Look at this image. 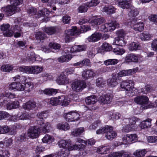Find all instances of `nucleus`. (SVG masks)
Listing matches in <instances>:
<instances>
[{
	"label": "nucleus",
	"instance_id": "54",
	"mask_svg": "<svg viewBox=\"0 0 157 157\" xmlns=\"http://www.w3.org/2000/svg\"><path fill=\"white\" fill-rule=\"evenodd\" d=\"M88 5L87 3L79 7L78 9V12L80 13L86 12L87 10Z\"/></svg>",
	"mask_w": 157,
	"mask_h": 157
},
{
	"label": "nucleus",
	"instance_id": "56",
	"mask_svg": "<svg viewBox=\"0 0 157 157\" xmlns=\"http://www.w3.org/2000/svg\"><path fill=\"white\" fill-rule=\"evenodd\" d=\"M69 142H67L65 140H61L59 141L58 144L60 147H62L63 148L67 149Z\"/></svg>",
	"mask_w": 157,
	"mask_h": 157
},
{
	"label": "nucleus",
	"instance_id": "15",
	"mask_svg": "<svg viewBox=\"0 0 157 157\" xmlns=\"http://www.w3.org/2000/svg\"><path fill=\"white\" fill-rule=\"evenodd\" d=\"M113 98V96L111 94H107L100 96L99 100L101 103L104 104H109L112 101Z\"/></svg>",
	"mask_w": 157,
	"mask_h": 157
},
{
	"label": "nucleus",
	"instance_id": "5",
	"mask_svg": "<svg viewBox=\"0 0 157 157\" xmlns=\"http://www.w3.org/2000/svg\"><path fill=\"white\" fill-rule=\"evenodd\" d=\"M119 24L116 22L112 21L111 22L105 24L101 26L100 29L104 32L108 31H112L114 30L116 28L119 27Z\"/></svg>",
	"mask_w": 157,
	"mask_h": 157
},
{
	"label": "nucleus",
	"instance_id": "20",
	"mask_svg": "<svg viewBox=\"0 0 157 157\" xmlns=\"http://www.w3.org/2000/svg\"><path fill=\"white\" fill-rule=\"evenodd\" d=\"M95 75V73L91 70H85L82 73V76L85 79L92 78Z\"/></svg>",
	"mask_w": 157,
	"mask_h": 157
},
{
	"label": "nucleus",
	"instance_id": "28",
	"mask_svg": "<svg viewBox=\"0 0 157 157\" xmlns=\"http://www.w3.org/2000/svg\"><path fill=\"white\" fill-rule=\"evenodd\" d=\"M54 139L53 137L48 134H46L42 139V141L44 143L50 144L54 141Z\"/></svg>",
	"mask_w": 157,
	"mask_h": 157
},
{
	"label": "nucleus",
	"instance_id": "3",
	"mask_svg": "<svg viewBox=\"0 0 157 157\" xmlns=\"http://www.w3.org/2000/svg\"><path fill=\"white\" fill-rule=\"evenodd\" d=\"M116 33L118 37L114 38L113 44L122 46L124 45L125 43L123 40V38L126 34L125 32L123 29H120L116 32Z\"/></svg>",
	"mask_w": 157,
	"mask_h": 157
},
{
	"label": "nucleus",
	"instance_id": "61",
	"mask_svg": "<svg viewBox=\"0 0 157 157\" xmlns=\"http://www.w3.org/2000/svg\"><path fill=\"white\" fill-rule=\"evenodd\" d=\"M49 46L51 48L55 50H59L61 47L59 44L53 42L49 43Z\"/></svg>",
	"mask_w": 157,
	"mask_h": 157
},
{
	"label": "nucleus",
	"instance_id": "64",
	"mask_svg": "<svg viewBox=\"0 0 157 157\" xmlns=\"http://www.w3.org/2000/svg\"><path fill=\"white\" fill-rule=\"evenodd\" d=\"M148 141L151 143H155L157 144V136H150L147 138Z\"/></svg>",
	"mask_w": 157,
	"mask_h": 157
},
{
	"label": "nucleus",
	"instance_id": "25",
	"mask_svg": "<svg viewBox=\"0 0 157 157\" xmlns=\"http://www.w3.org/2000/svg\"><path fill=\"white\" fill-rule=\"evenodd\" d=\"M141 48V46L138 43L132 42L129 44L128 49L130 51H134L140 50Z\"/></svg>",
	"mask_w": 157,
	"mask_h": 157
},
{
	"label": "nucleus",
	"instance_id": "4",
	"mask_svg": "<svg viewBox=\"0 0 157 157\" xmlns=\"http://www.w3.org/2000/svg\"><path fill=\"white\" fill-rule=\"evenodd\" d=\"M86 86V83L80 80L75 81L71 84L72 90L77 92L82 91Z\"/></svg>",
	"mask_w": 157,
	"mask_h": 157
},
{
	"label": "nucleus",
	"instance_id": "11",
	"mask_svg": "<svg viewBox=\"0 0 157 157\" xmlns=\"http://www.w3.org/2000/svg\"><path fill=\"white\" fill-rule=\"evenodd\" d=\"M57 81L60 85H65L69 83L70 79L64 73H62L58 76Z\"/></svg>",
	"mask_w": 157,
	"mask_h": 157
},
{
	"label": "nucleus",
	"instance_id": "59",
	"mask_svg": "<svg viewBox=\"0 0 157 157\" xmlns=\"http://www.w3.org/2000/svg\"><path fill=\"white\" fill-rule=\"evenodd\" d=\"M105 83V81L101 78H98L96 80V85L98 87H103Z\"/></svg>",
	"mask_w": 157,
	"mask_h": 157
},
{
	"label": "nucleus",
	"instance_id": "55",
	"mask_svg": "<svg viewBox=\"0 0 157 157\" xmlns=\"http://www.w3.org/2000/svg\"><path fill=\"white\" fill-rule=\"evenodd\" d=\"M10 129L7 125L0 126V134H4L8 133Z\"/></svg>",
	"mask_w": 157,
	"mask_h": 157
},
{
	"label": "nucleus",
	"instance_id": "10",
	"mask_svg": "<svg viewBox=\"0 0 157 157\" xmlns=\"http://www.w3.org/2000/svg\"><path fill=\"white\" fill-rule=\"evenodd\" d=\"M15 96L16 95L14 94L3 91L0 93V100L2 99L3 103L6 104L7 101H6L5 99L8 98H13L15 97Z\"/></svg>",
	"mask_w": 157,
	"mask_h": 157
},
{
	"label": "nucleus",
	"instance_id": "24",
	"mask_svg": "<svg viewBox=\"0 0 157 157\" xmlns=\"http://www.w3.org/2000/svg\"><path fill=\"white\" fill-rule=\"evenodd\" d=\"M85 101L87 105H93L97 101V99L95 96L91 95L86 98Z\"/></svg>",
	"mask_w": 157,
	"mask_h": 157
},
{
	"label": "nucleus",
	"instance_id": "29",
	"mask_svg": "<svg viewBox=\"0 0 157 157\" xmlns=\"http://www.w3.org/2000/svg\"><path fill=\"white\" fill-rule=\"evenodd\" d=\"M118 5L119 7L123 9H127L130 6V2L129 1L126 0H122L118 2Z\"/></svg>",
	"mask_w": 157,
	"mask_h": 157
},
{
	"label": "nucleus",
	"instance_id": "17",
	"mask_svg": "<svg viewBox=\"0 0 157 157\" xmlns=\"http://www.w3.org/2000/svg\"><path fill=\"white\" fill-rule=\"evenodd\" d=\"M134 85L133 81L130 80H126L122 81L120 84V86L121 88L124 90L128 89L131 86H134Z\"/></svg>",
	"mask_w": 157,
	"mask_h": 157
},
{
	"label": "nucleus",
	"instance_id": "52",
	"mask_svg": "<svg viewBox=\"0 0 157 157\" xmlns=\"http://www.w3.org/2000/svg\"><path fill=\"white\" fill-rule=\"evenodd\" d=\"M92 21L93 23H94V24L98 25H100L104 22L105 20L102 17H97L96 18L93 19Z\"/></svg>",
	"mask_w": 157,
	"mask_h": 157
},
{
	"label": "nucleus",
	"instance_id": "36",
	"mask_svg": "<svg viewBox=\"0 0 157 157\" xmlns=\"http://www.w3.org/2000/svg\"><path fill=\"white\" fill-rule=\"evenodd\" d=\"M116 10V8L112 6H106L103 8L104 11L106 12L108 14H110L114 13Z\"/></svg>",
	"mask_w": 157,
	"mask_h": 157
},
{
	"label": "nucleus",
	"instance_id": "37",
	"mask_svg": "<svg viewBox=\"0 0 157 157\" xmlns=\"http://www.w3.org/2000/svg\"><path fill=\"white\" fill-rule=\"evenodd\" d=\"M57 127L58 129H62L65 131L69 130L70 128L69 125L66 122H65L64 123H59L57 125Z\"/></svg>",
	"mask_w": 157,
	"mask_h": 157
},
{
	"label": "nucleus",
	"instance_id": "42",
	"mask_svg": "<svg viewBox=\"0 0 157 157\" xmlns=\"http://www.w3.org/2000/svg\"><path fill=\"white\" fill-rule=\"evenodd\" d=\"M140 37L143 41L148 40L151 38V36L150 34L146 32H144L141 33Z\"/></svg>",
	"mask_w": 157,
	"mask_h": 157
},
{
	"label": "nucleus",
	"instance_id": "40",
	"mask_svg": "<svg viewBox=\"0 0 157 157\" xmlns=\"http://www.w3.org/2000/svg\"><path fill=\"white\" fill-rule=\"evenodd\" d=\"M57 92V90L54 89H46L43 91V93L44 94L48 95L55 94Z\"/></svg>",
	"mask_w": 157,
	"mask_h": 157
},
{
	"label": "nucleus",
	"instance_id": "33",
	"mask_svg": "<svg viewBox=\"0 0 157 157\" xmlns=\"http://www.w3.org/2000/svg\"><path fill=\"white\" fill-rule=\"evenodd\" d=\"M72 58V55L69 54L61 56L58 58V61L61 63L67 62Z\"/></svg>",
	"mask_w": 157,
	"mask_h": 157
},
{
	"label": "nucleus",
	"instance_id": "23",
	"mask_svg": "<svg viewBox=\"0 0 157 157\" xmlns=\"http://www.w3.org/2000/svg\"><path fill=\"white\" fill-rule=\"evenodd\" d=\"M36 107V103L33 101H29L25 103H24L23 105V108L28 110L33 109Z\"/></svg>",
	"mask_w": 157,
	"mask_h": 157
},
{
	"label": "nucleus",
	"instance_id": "32",
	"mask_svg": "<svg viewBox=\"0 0 157 157\" xmlns=\"http://www.w3.org/2000/svg\"><path fill=\"white\" fill-rule=\"evenodd\" d=\"M50 11L47 8H44L39 11L38 13V17H47L50 14Z\"/></svg>",
	"mask_w": 157,
	"mask_h": 157
},
{
	"label": "nucleus",
	"instance_id": "49",
	"mask_svg": "<svg viewBox=\"0 0 157 157\" xmlns=\"http://www.w3.org/2000/svg\"><path fill=\"white\" fill-rule=\"evenodd\" d=\"M59 99H60V104L64 106H67L68 105L69 102L67 100L64 96L59 97Z\"/></svg>",
	"mask_w": 157,
	"mask_h": 157
},
{
	"label": "nucleus",
	"instance_id": "63",
	"mask_svg": "<svg viewBox=\"0 0 157 157\" xmlns=\"http://www.w3.org/2000/svg\"><path fill=\"white\" fill-rule=\"evenodd\" d=\"M98 0H92L89 2L87 3L88 7L95 6L97 5L99 3Z\"/></svg>",
	"mask_w": 157,
	"mask_h": 157
},
{
	"label": "nucleus",
	"instance_id": "7",
	"mask_svg": "<svg viewBox=\"0 0 157 157\" xmlns=\"http://www.w3.org/2000/svg\"><path fill=\"white\" fill-rule=\"evenodd\" d=\"M65 120L68 122L78 120L79 119V115L76 112H70L64 115Z\"/></svg>",
	"mask_w": 157,
	"mask_h": 157
},
{
	"label": "nucleus",
	"instance_id": "51",
	"mask_svg": "<svg viewBox=\"0 0 157 157\" xmlns=\"http://www.w3.org/2000/svg\"><path fill=\"white\" fill-rule=\"evenodd\" d=\"M109 126L106 125L105 126L103 127H101L99 129H98L96 131V133L97 134H103L104 133H106V132Z\"/></svg>",
	"mask_w": 157,
	"mask_h": 157
},
{
	"label": "nucleus",
	"instance_id": "46",
	"mask_svg": "<svg viewBox=\"0 0 157 157\" xmlns=\"http://www.w3.org/2000/svg\"><path fill=\"white\" fill-rule=\"evenodd\" d=\"M109 150V148L107 146L102 147L98 148L97 151L101 154H106Z\"/></svg>",
	"mask_w": 157,
	"mask_h": 157
},
{
	"label": "nucleus",
	"instance_id": "53",
	"mask_svg": "<svg viewBox=\"0 0 157 157\" xmlns=\"http://www.w3.org/2000/svg\"><path fill=\"white\" fill-rule=\"evenodd\" d=\"M118 62V60L117 59H109L105 61L104 63L106 65H114L116 64Z\"/></svg>",
	"mask_w": 157,
	"mask_h": 157
},
{
	"label": "nucleus",
	"instance_id": "12",
	"mask_svg": "<svg viewBox=\"0 0 157 157\" xmlns=\"http://www.w3.org/2000/svg\"><path fill=\"white\" fill-rule=\"evenodd\" d=\"M148 98L144 96H138L134 98L135 102L137 104L142 105L147 104L148 102Z\"/></svg>",
	"mask_w": 157,
	"mask_h": 157
},
{
	"label": "nucleus",
	"instance_id": "35",
	"mask_svg": "<svg viewBox=\"0 0 157 157\" xmlns=\"http://www.w3.org/2000/svg\"><path fill=\"white\" fill-rule=\"evenodd\" d=\"M43 30L48 35H52L55 33L56 31L55 27H50L43 28Z\"/></svg>",
	"mask_w": 157,
	"mask_h": 157
},
{
	"label": "nucleus",
	"instance_id": "18",
	"mask_svg": "<svg viewBox=\"0 0 157 157\" xmlns=\"http://www.w3.org/2000/svg\"><path fill=\"white\" fill-rule=\"evenodd\" d=\"M37 56H36L34 52L29 51L25 53V59L26 60L30 63L33 62L36 60Z\"/></svg>",
	"mask_w": 157,
	"mask_h": 157
},
{
	"label": "nucleus",
	"instance_id": "26",
	"mask_svg": "<svg viewBox=\"0 0 157 157\" xmlns=\"http://www.w3.org/2000/svg\"><path fill=\"white\" fill-rule=\"evenodd\" d=\"M151 120L149 119L142 121L140 124V128L143 129L150 128L151 125Z\"/></svg>",
	"mask_w": 157,
	"mask_h": 157
},
{
	"label": "nucleus",
	"instance_id": "22",
	"mask_svg": "<svg viewBox=\"0 0 157 157\" xmlns=\"http://www.w3.org/2000/svg\"><path fill=\"white\" fill-rule=\"evenodd\" d=\"M68 145L67 146V149L68 151H72L73 150H79L81 149H83L85 148V145L82 144H81L78 145L76 144L72 145L69 142L68 143Z\"/></svg>",
	"mask_w": 157,
	"mask_h": 157
},
{
	"label": "nucleus",
	"instance_id": "14",
	"mask_svg": "<svg viewBox=\"0 0 157 157\" xmlns=\"http://www.w3.org/2000/svg\"><path fill=\"white\" fill-rule=\"evenodd\" d=\"M113 127L109 126L108 130L107 131L105 137L108 140H112L117 136L116 132L113 130Z\"/></svg>",
	"mask_w": 157,
	"mask_h": 157
},
{
	"label": "nucleus",
	"instance_id": "16",
	"mask_svg": "<svg viewBox=\"0 0 157 157\" xmlns=\"http://www.w3.org/2000/svg\"><path fill=\"white\" fill-rule=\"evenodd\" d=\"M139 55H136L133 53L128 54L126 56L125 60L127 62H133L136 63L138 62L140 58Z\"/></svg>",
	"mask_w": 157,
	"mask_h": 157
},
{
	"label": "nucleus",
	"instance_id": "44",
	"mask_svg": "<svg viewBox=\"0 0 157 157\" xmlns=\"http://www.w3.org/2000/svg\"><path fill=\"white\" fill-rule=\"evenodd\" d=\"M146 151L144 150H137L134 153L136 157H142L146 153Z\"/></svg>",
	"mask_w": 157,
	"mask_h": 157
},
{
	"label": "nucleus",
	"instance_id": "38",
	"mask_svg": "<svg viewBox=\"0 0 157 157\" xmlns=\"http://www.w3.org/2000/svg\"><path fill=\"white\" fill-rule=\"evenodd\" d=\"M84 131L83 128L80 127L74 130L71 132L72 135L74 136H77L80 135Z\"/></svg>",
	"mask_w": 157,
	"mask_h": 157
},
{
	"label": "nucleus",
	"instance_id": "48",
	"mask_svg": "<svg viewBox=\"0 0 157 157\" xmlns=\"http://www.w3.org/2000/svg\"><path fill=\"white\" fill-rule=\"evenodd\" d=\"M50 104L53 106H56L60 104V99L57 98H52L50 99Z\"/></svg>",
	"mask_w": 157,
	"mask_h": 157
},
{
	"label": "nucleus",
	"instance_id": "50",
	"mask_svg": "<svg viewBox=\"0 0 157 157\" xmlns=\"http://www.w3.org/2000/svg\"><path fill=\"white\" fill-rule=\"evenodd\" d=\"M101 48L102 50L105 51H110L112 50V47L109 44L105 42L101 46Z\"/></svg>",
	"mask_w": 157,
	"mask_h": 157
},
{
	"label": "nucleus",
	"instance_id": "9",
	"mask_svg": "<svg viewBox=\"0 0 157 157\" xmlns=\"http://www.w3.org/2000/svg\"><path fill=\"white\" fill-rule=\"evenodd\" d=\"M8 87L10 90L23 91L24 85L19 82H13L9 85Z\"/></svg>",
	"mask_w": 157,
	"mask_h": 157
},
{
	"label": "nucleus",
	"instance_id": "45",
	"mask_svg": "<svg viewBox=\"0 0 157 157\" xmlns=\"http://www.w3.org/2000/svg\"><path fill=\"white\" fill-rule=\"evenodd\" d=\"M134 89V86H130L128 89L125 90V94L127 96H132L133 95Z\"/></svg>",
	"mask_w": 157,
	"mask_h": 157
},
{
	"label": "nucleus",
	"instance_id": "21",
	"mask_svg": "<svg viewBox=\"0 0 157 157\" xmlns=\"http://www.w3.org/2000/svg\"><path fill=\"white\" fill-rule=\"evenodd\" d=\"M102 35L99 33H95L88 37L87 40L90 42H95L100 40Z\"/></svg>",
	"mask_w": 157,
	"mask_h": 157
},
{
	"label": "nucleus",
	"instance_id": "47",
	"mask_svg": "<svg viewBox=\"0 0 157 157\" xmlns=\"http://www.w3.org/2000/svg\"><path fill=\"white\" fill-rule=\"evenodd\" d=\"M51 129L50 124L49 122H47L45 124L42 128V132L44 133L48 132Z\"/></svg>",
	"mask_w": 157,
	"mask_h": 157
},
{
	"label": "nucleus",
	"instance_id": "2",
	"mask_svg": "<svg viewBox=\"0 0 157 157\" xmlns=\"http://www.w3.org/2000/svg\"><path fill=\"white\" fill-rule=\"evenodd\" d=\"M19 71L28 74H38L43 70L42 67L39 66H23L18 68Z\"/></svg>",
	"mask_w": 157,
	"mask_h": 157
},
{
	"label": "nucleus",
	"instance_id": "34",
	"mask_svg": "<svg viewBox=\"0 0 157 157\" xmlns=\"http://www.w3.org/2000/svg\"><path fill=\"white\" fill-rule=\"evenodd\" d=\"M130 11L128 13V16L130 17H135L137 15L139 12L134 7H131L130 8Z\"/></svg>",
	"mask_w": 157,
	"mask_h": 157
},
{
	"label": "nucleus",
	"instance_id": "19",
	"mask_svg": "<svg viewBox=\"0 0 157 157\" xmlns=\"http://www.w3.org/2000/svg\"><path fill=\"white\" fill-rule=\"evenodd\" d=\"M48 113L45 112L39 113L37 114L38 119L36 120L37 123L39 125H42L44 123V118H46L48 117Z\"/></svg>",
	"mask_w": 157,
	"mask_h": 157
},
{
	"label": "nucleus",
	"instance_id": "13",
	"mask_svg": "<svg viewBox=\"0 0 157 157\" xmlns=\"http://www.w3.org/2000/svg\"><path fill=\"white\" fill-rule=\"evenodd\" d=\"M77 32V28L73 27L71 29H69L65 31L66 36L65 39L66 41H69L71 39L70 36L74 35Z\"/></svg>",
	"mask_w": 157,
	"mask_h": 157
},
{
	"label": "nucleus",
	"instance_id": "39",
	"mask_svg": "<svg viewBox=\"0 0 157 157\" xmlns=\"http://www.w3.org/2000/svg\"><path fill=\"white\" fill-rule=\"evenodd\" d=\"M45 37V35L40 32H38L35 34V38L39 42L44 39Z\"/></svg>",
	"mask_w": 157,
	"mask_h": 157
},
{
	"label": "nucleus",
	"instance_id": "1",
	"mask_svg": "<svg viewBox=\"0 0 157 157\" xmlns=\"http://www.w3.org/2000/svg\"><path fill=\"white\" fill-rule=\"evenodd\" d=\"M23 0H10L11 5L2 8L1 10L8 15L11 16L21 10L18 6L23 3Z\"/></svg>",
	"mask_w": 157,
	"mask_h": 157
},
{
	"label": "nucleus",
	"instance_id": "58",
	"mask_svg": "<svg viewBox=\"0 0 157 157\" xmlns=\"http://www.w3.org/2000/svg\"><path fill=\"white\" fill-rule=\"evenodd\" d=\"M142 92L144 94H146L147 92H150L152 91L151 86L150 85H147L144 88H142L141 89Z\"/></svg>",
	"mask_w": 157,
	"mask_h": 157
},
{
	"label": "nucleus",
	"instance_id": "41",
	"mask_svg": "<svg viewBox=\"0 0 157 157\" xmlns=\"http://www.w3.org/2000/svg\"><path fill=\"white\" fill-rule=\"evenodd\" d=\"M33 87V83L30 82H28L25 84V86H24L23 91L29 92L32 90Z\"/></svg>",
	"mask_w": 157,
	"mask_h": 157
},
{
	"label": "nucleus",
	"instance_id": "6",
	"mask_svg": "<svg viewBox=\"0 0 157 157\" xmlns=\"http://www.w3.org/2000/svg\"><path fill=\"white\" fill-rule=\"evenodd\" d=\"M40 133V129L38 126L31 127L28 130V137L33 139L37 138Z\"/></svg>",
	"mask_w": 157,
	"mask_h": 157
},
{
	"label": "nucleus",
	"instance_id": "60",
	"mask_svg": "<svg viewBox=\"0 0 157 157\" xmlns=\"http://www.w3.org/2000/svg\"><path fill=\"white\" fill-rule=\"evenodd\" d=\"M127 136L129 140V143L133 141L136 140L137 139V136L136 134H127Z\"/></svg>",
	"mask_w": 157,
	"mask_h": 157
},
{
	"label": "nucleus",
	"instance_id": "43",
	"mask_svg": "<svg viewBox=\"0 0 157 157\" xmlns=\"http://www.w3.org/2000/svg\"><path fill=\"white\" fill-rule=\"evenodd\" d=\"M1 70L4 72H10L13 69L12 66L9 64L3 65L1 67Z\"/></svg>",
	"mask_w": 157,
	"mask_h": 157
},
{
	"label": "nucleus",
	"instance_id": "30",
	"mask_svg": "<svg viewBox=\"0 0 157 157\" xmlns=\"http://www.w3.org/2000/svg\"><path fill=\"white\" fill-rule=\"evenodd\" d=\"M13 31L14 32V37L16 38L19 37L22 34V29L18 25H15L13 27Z\"/></svg>",
	"mask_w": 157,
	"mask_h": 157
},
{
	"label": "nucleus",
	"instance_id": "27",
	"mask_svg": "<svg viewBox=\"0 0 157 157\" xmlns=\"http://www.w3.org/2000/svg\"><path fill=\"white\" fill-rule=\"evenodd\" d=\"M69 154V152L67 149L63 148L60 151L56 153L55 157H67Z\"/></svg>",
	"mask_w": 157,
	"mask_h": 157
},
{
	"label": "nucleus",
	"instance_id": "62",
	"mask_svg": "<svg viewBox=\"0 0 157 157\" xmlns=\"http://www.w3.org/2000/svg\"><path fill=\"white\" fill-rule=\"evenodd\" d=\"M78 47L77 45H75L71 48H67L65 49V51H67L68 52H70L71 53L78 52Z\"/></svg>",
	"mask_w": 157,
	"mask_h": 157
},
{
	"label": "nucleus",
	"instance_id": "57",
	"mask_svg": "<svg viewBox=\"0 0 157 157\" xmlns=\"http://www.w3.org/2000/svg\"><path fill=\"white\" fill-rule=\"evenodd\" d=\"M134 129L135 128L131 126L130 124H128L123 127L122 130L123 132H128L130 131H133Z\"/></svg>",
	"mask_w": 157,
	"mask_h": 157
},
{
	"label": "nucleus",
	"instance_id": "31",
	"mask_svg": "<svg viewBox=\"0 0 157 157\" xmlns=\"http://www.w3.org/2000/svg\"><path fill=\"white\" fill-rule=\"evenodd\" d=\"M107 83L108 86L110 87L115 86L118 84L116 77L115 76H113L111 78L108 79Z\"/></svg>",
	"mask_w": 157,
	"mask_h": 157
},
{
	"label": "nucleus",
	"instance_id": "8",
	"mask_svg": "<svg viewBox=\"0 0 157 157\" xmlns=\"http://www.w3.org/2000/svg\"><path fill=\"white\" fill-rule=\"evenodd\" d=\"M131 24L133 25V29L136 31L141 32L143 31L144 29V26L142 22H137L136 18H132L131 20Z\"/></svg>",
	"mask_w": 157,
	"mask_h": 157
}]
</instances>
